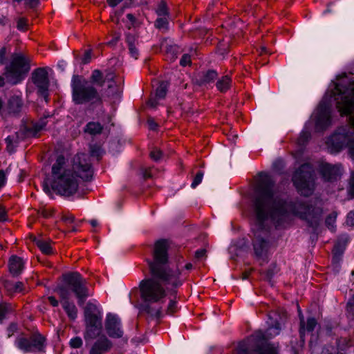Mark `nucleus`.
I'll use <instances>...</instances> for the list:
<instances>
[{
  "label": "nucleus",
  "instance_id": "obj_1",
  "mask_svg": "<svg viewBox=\"0 0 354 354\" xmlns=\"http://www.w3.org/2000/svg\"><path fill=\"white\" fill-rule=\"evenodd\" d=\"M168 243L165 240L155 243L153 260L149 262L151 277L143 279L140 283L141 298L149 304L159 303L166 296V288H176L183 283L178 266L167 265Z\"/></svg>",
  "mask_w": 354,
  "mask_h": 354
},
{
  "label": "nucleus",
  "instance_id": "obj_2",
  "mask_svg": "<svg viewBox=\"0 0 354 354\" xmlns=\"http://www.w3.org/2000/svg\"><path fill=\"white\" fill-rule=\"evenodd\" d=\"M272 188L273 184L267 178L259 185V194L254 205L256 216L259 222L270 216L279 224L292 214L308 221L311 225L317 222L321 214L319 209L309 207L303 203L293 205L277 200L274 197Z\"/></svg>",
  "mask_w": 354,
  "mask_h": 354
},
{
  "label": "nucleus",
  "instance_id": "obj_3",
  "mask_svg": "<svg viewBox=\"0 0 354 354\" xmlns=\"http://www.w3.org/2000/svg\"><path fill=\"white\" fill-rule=\"evenodd\" d=\"M92 176L93 169L87 154H77L71 163L66 162L63 156H59L52 167L50 183L59 194L70 196L77 192L79 178L89 180Z\"/></svg>",
  "mask_w": 354,
  "mask_h": 354
},
{
  "label": "nucleus",
  "instance_id": "obj_4",
  "mask_svg": "<svg viewBox=\"0 0 354 354\" xmlns=\"http://www.w3.org/2000/svg\"><path fill=\"white\" fill-rule=\"evenodd\" d=\"M64 284L58 288L63 308L71 319H75L77 309L73 302H70L71 292H73L78 300V304H84L90 293L86 286V281L77 272L69 273L64 277Z\"/></svg>",
  "mask_w": 354,
  "mask_h": 354
},
{
  "label": "nucleus",
  "instance_id": "obj_5",
  "mask_svg": "<svg viewBox=\"0 0 354 354\" xmlns=\"http://www.w3.org/2000/svg\"><path fill=\"white\" fill-rule=\"evenodd\" d=\"M330 97L336 101L340 113L349 115L354 128V81H350L347 77L339 80L331 89Z\"/></svg>",
  "mask_w": 354,
  "mask_h": 354
},
{
  "label": "nucleus",
  "instance_id": "obj_6",
  "mask_svg": "<svg viewBox=\"0 0 354 354\" xmlns=\"http://www.w3.org/2000/svg\"><path fill=\"white\" fill-rule=\"evenodd\" d=\"M86 331L85 340L93 339L102 327V311L97 301H89L84 310Z\"/></svg>",
  "mask_w": 354,
  "mask_h": 354
},
{
  "label": "nucleus",
  "instance_id": "obj_7",
  "mask_svg": "<svg viewBox=\"0 0 354 354\" xmlns=\"http://www.w3.org/2000/svg\"><path fill=\"white\" fill-rule=\"evenodd\" d=\"M73 100L75 104H84L92 100H98L99 95L92 86L75 75L71 81Z\"/></svg>",
  "mask_w": 354,
  "mask_h": 354
},
{
  "label": "nucleus",
  "instance_id": "obj_8",
  "mask_svg": "<svg viewBox=\"0 0 354 354\" xmlns=\"http://www.w3.org/2000/svg\"><path fill=\"white\" fill-rule=\"evenodd\" d=\"M29 70V59L22 54H15L10 64L6 67L5 76L9 82L15 84L24 79Z\"/></svg>",
  "mask_w": 354,
  "mask_h": 354
},
{
  "label": "nucleus",
  "instance_id": "obj_9",
  "mask_svg": "<svg viewBox=\"0 0 354 354\" xmlns=\"http://www.w3.org/2000/svg\"><path fill=\"white\" fill-rule=\"evenodd\" d=\"M292 180L301 194L304 196L310 195L314 187V178L310 165L309 164L301 165L295 171Z\"/></svg>",
  "mask_w": 354,
  "mask_h": 354
},
{
  "label": "nucleus",
  "instance_id": "obj_10",
  "mask_svg": "<svg viewBox=\"0 0 354 354\" xmlns=\"http://www.w3.org/2000/svg\"><path fill=\"white\" fill-rule=\"evenodd\" d=\"M15 345L24 353L42 351L45 348V338L39 333L31 335L19 334Z\"/></svg>",
  "mask_w": 354,
  "mask_h": 354
},
{
  "label": "nucleus",
  "instance_id": "obj_11",
  "mask_svg": "<svg viewBox=\"0 0 354 354\" xmlns=\"http://www.w3.org/2000/svg\"><path fill=\"white\" fill-rule=\"evenodd\" d=\"M328 144L331 145L337 151L344 147H348L351 156H354V135L346 127L339 129L330 137Z\"/></svg>",
  "mask_w": 354,
  "mask_h": 354
},
{
  "label": "nucleus",
  "instance_id": "obj_12",
  "mask_svg": "<svg viewBox=\"0 0 354 354\" xmlns=\"http://www.w3.org/2000/svg\"><path fill=\"white\" fill-rule=\"evenodd\" d=\"M312 118L315 121L317 130H322L330 124V102L322 101L313 114Z\"/></svg>",
  "mask_w": 354,
  "mask_h": 354
},
{
  "label": "nucleus",
  "instance_id": "obj_13",
  "mask_svg": "<svg viewBox=\"0 0 354 354\" xmlns=\"http://www.w3.org/2000/svg\"><path fill=\"white\" fill-rule=\"evenodd\" d=\"M32 80L38 88V93L47 101L49 86L47 71L42 68H37L32 73Z\"/></svg>",
  "mask_w": 354,
  "mask_h": 354
},
{
  "label": "nucleus",
  "instance_id": "obj_14",
  "mask_svg": "<svg viewBox=\"0 0 354 354\" xmlns=\"http://www.w3.org/2000/svg\"><path fill=\"white\" fill-rule=\"evenodd\" d=\"M106 329L110 337H120L122 336L123 332L120 326V320L119 317L111 313L107 315Z\"/></svg>",
  "mask_w": 354,
  "mask_h": 354
},
{
  "label": "nucleus",
  "instance_id": "obj_15",
  "mask_svg": "<svg viewBox=\"0 0 354 354\" xmlns=\"http://www.w3.org/2000/svg\"><path fill=\"white\" fill-rule=\"evenodd\" d=\"M321 172L325 180H331L341 174V167L340 166L325 163L322 165Z\"/></svg>",
  "mask_w": 354,
  "mask_h": 354
},
{
  "label": "nucleus",
  "instance_id": "obj_16",
  "mask_svg": "<svg viewBox=\"0 0 354 354\" xmlns=\"http://www.w3.org/2000/svg\"><path fill=\"white\" fill-rule=\"evenodd\" d=\"M111 346L110 341L105 337L99 338L93 345L89 354H104Z\"/></svg>",
  "mask_w": 354,
  "mask_h": 354
},
{
  "label": "nucleus",
  "instance_id": "obj_17",
  "mask_svg": "<svg viewBox=\"0 0 354 354\" xmlns=\"http://www.w3.org/2000/svg\"><path fill=\"white\" fill-rule=\"evenodd\" d=\"M168 84L167 82H161L156 89L155 97L149 100L148 104L151 107H155L158 100L163 99L167 93Z\"/></svg>",
  "mask_w": 354,
  "mask_h": 354
},
{
  "label": "nucleus",
  "instance_id": "obj_18",
  "mask_svg": "<svg viewBox=\"0 0 354 354\" xmlns=\"http://www.w3.org/2000/svg\"><path fill=\"white\" fill-rule=\"evenodd\" d=\"M24 263L21 258L17 256L11 257L9 261L10 272L13 275L19 274L24 268Z\"/></svg>",
  "mask_w": 354,
  "mask_h": 354
},
{
  "label": "nucleus",
  "instance_id": "obj_19",
  "mask_svg": "<svg viewBox=\"0 0 354 354\" xmlns=\"http://www.w3.org/2000/svg\"><path fill=\"white\" fill-rule=\"evenodd\" d=\"M280 328L279 325L270 327L266 332L258 330L254 334V337L256 340L260 341L261 339H266L277 335L279 333Z\"/></svg>",
  "mask_w": 354,
  "mask_h": 354
},
{
  "label": "nucleus",
  "instance_id": "obj_20",
  "mask_svg": "<svg viewBox=\"0 0 354 354\" xmlns=\"http://www.w3.org/2000/svg\"><path fill=\"white\" fill-rule=\"evenodd\" d=\"M254 250L257 256H263L268 248L267 242L260 236V235L255 234V239L254 240Z\"/></svg>",
  "mask_w": 354,
  "mask_h": 354
},
{
  "label": "nucleus",
  "instance_id": "obj_21",
  "mask_svg": "<svg viewBox=\"0 0 354 354\" xmlns=\"http://www.w3.org/2000/svg\"><path fill=\"white\" fill-rule=\"evenodd\" d=\"M103 129L102 125L98 122H89L85 126L84 131L85 133L91 135L95 136L101 133Z\"/></svg>",
  "mask_w": 354,
  "mask_h": 354
},
{
  "label": "nucleus",
  "instance_id": "obj_22",
  "mask_svg": "<svg viewBox=\"0 0 354 354\" xmlns=\"http://www.w3.org/2000/svg\"><path fill=\"white\" fill-rule=\"evenodd\" d=\"M4 287L9 294L21 292L24 290V284L20 282H13L7 281L4 283Z\"/></svg>",
  "mask_w": 354,
  "mask_h": 354
},
{
  "label": "nucleus",
  "instance_id": "obj_23",
  "mask_svg": "<svg viewBox=\"0 0 354 354\" xmlns=\"http://www.w3.org/2000/svg\"><path fill=\"white\" fill-rule=\"evenodd\" d=\"M115 75L113 73H109L106 75L105 80L104 82H107L108 87L109 89H113V91H110V95H113L114 93H120V88L116 84V82L114 81Z\"/></svg>",
  "mask_w": 354,
  "mask_h": 354
},
{
  "label": "nucleus",
  "instance_id": "obj_24",
  "mask_svg": "<svg viewBox=\"0 0 354 354\" xmlns=\"http://www.w3.org/2000/svg\"><path fill=\"white\" fill-rule=\"evenodd\" d=\"M22 104L21 100L17 96L12 97L8 104V109L10 113H17L19 111Z\"/></svg>",
  "mask_w": 354,
  "mask_h": 354
},
{
  "label": "nucleus",
  "instance_id": "obj_25",
  "mask_svg": "<svg viewBox=\"0 0 354 354\" xmlns=\"http://www.w3.org/2000/svg\"><path fill=\"white\" fill-rule=\"evenodd\" d=\"M34 242L44 254H50L52 253V248L48 241L41 239H35Z\"/></svg>",
  "mask_w": 354,
  "mask_h": 354
},
{
  "label": "nucleus",
  "instance_id": "obj_26",
  "mask_svg": "<svg viewBox=\"0 0 354 354\" xmlns=\"http://www.w3.org/2000/svg\"><path fill=\"white\" fill-rule=\"evenodd\" d=\"M231 86V79L228 75L223 76L216 82V88L221 92H225Z\"/></svg>",
  "mask_w": 354,
  "mask_h": 354
},
{
  "label": "nucleus",
  "instance_id": "obj_27",
  "mask_svg": "<svg viewBox=\"0 0 354 354\" xmlns=\"http://www.w3.org/2000/svg\"><path fill=\"white\" fill-rule=\"evenodd\" d=\"M258 354H277V347L273 344H266L259 349Z\"/></svg>",
  "mask_w": 354,
  "mask_h": 354
},
{
  "label": "nucleus",
  "instance_id": "obj_28",
  "mask_svg": "<svg viewBox=\"0 0 354 354\" xmlns=\"http://www.w3.org/2000/svg\"><path fill=\"white\" fill-rule=\"evenodd\" d=\"M303 318H301V328L300 332L301 335H303L305 330H307L308 332L313 331L317 324V322L314 318L308 319L306 327L303 326Z\"/></svg>",
  "mask_w": 354,
  "mask_h": 354
},
{
  "label": "nucleus",
  "instance_id": "obj_29",
  "mask_svg": "<svg viewBox=\"0 0 354 354\" xmlns=\"http://www.w3.org/2000/svg\"><path fill=\"white\" fill-rule=\"evenodd\" d=\"M337 216V212H333L331 214H330L326 219V225H327L328 229L331 231L335 230V224L336 222Z\"/></svg>",
  "mask_w": 354,
  "mask_h": 354
},
{
  "label": "nucleus",
  "instance_id": "obj_30",
  "mask_svg": "<svg viewBox=\"0 0 354 354\" xmlns=\"http://www.w3.org/2000/svg\"><path fill=\"white\" fill-rule=\"evenodd\" d=\"M217 76L215 71H208L203 74L201 83H209L213 81Z\"/></svg>",
  "mask_w": 354,
  "mask_h": 354
},
{
  "label": "nucleus",
  "instance_id": "obj_31",
  "mask_svg": "<svg viewBox=\"0 0 354 354\" xmlns=\"http://www.w3.org/2000/svg\"><path fill=\"white\" fill-rule=\"evenodd\" d=\"M6 142L7 144V149L10 152H12L16 147V140L15 137L9 136L6 138Z\"/></svg>",
  "mask_w": 354,
  "mask_h": 354
},
{
  "label": "nucleus",
  "instance_id": "obj_32",
  "mask_svg": "<svg viewBox=\"0 0 354 354\" xmlns=\"http://www.w3.org/2000/svg\"><path fill=\"white\" fill-rule=\"evenodd\" d=\"M92 80L93 81L96 83L97 84L100 85V86H102L103 85V82H102V75L101 73V72L98 70H95L93 72V74H92Z\"/></svg>",
  "mask_w": 354,
  "mask_h": 354
},
{
  "label": "nucleus",
  "instance_id": "obj_33",
  "mask_svg": "<svg viewBox=\"0 0 354 354\" xmlns=\"http://www.w3.org/2000/svg\"><path fill=\"white\" fill-rule=\"evenodd\" d=\"M82 339L80 337H75L69 341V345L73 348H79L82 346Z\"/></svg>",
  "mask_w": 354,
  "mask_h": 354
},
{
  "label": "nucleus",
  "instance_id": "obj_34",
  "mask_svg": "<svg viewBox=\"0 0 354 354\" xmlns=\"http://www.w3.org/2000/svg\"><path fill=\"white\" fill-rule=\"evenodd\" d=\"M178 50V47L171 46L169 49H167V59H169L171 61L175 60L177 57L176 52Z\"/></svg>",
  "mask_w": 354,
  "mask_h": 354
},
{
  "label": "nucleus",
  "instance_id": "obj_35",
  "mask_svg": "<svg viewBox=\"0 0 354 354\" xmlns=\"http://www.w3.org/2000/svg\"><path fill=\"white\" fill-rule=\"evenodd\" d=\"M203 177V174L202 172H198L194 178L193 182L192 183L191 187L192 188H195L197 185H198L201 182Z\"/></svg>",
  "mask_w": 354,
  "mask_h": 354
},
{
  "label": "nucleus",
  "instance_id": "obj_36",
  "mask_svg": "<svg viewBox=\"0 0 354 354\" xmlns=\"http://www.w3.org/2000/svg\"><path fill=\"white\" fill-rule=\"evenodd\" d=\"M18 333V327L15 324H11L9 327L7 328V335L8 337H10L14 335L15 333Z\"/></svg>",
  "mask_w": 354,
  "mask_h": 354
},
{
  "label": "nucleus",
  "instance_id": "obj_37",
  "mask_svg": "<svg viewBox=\"0 0 354 354\" xmlns=\"http://www.w3.org/2000/svg\"><path fill=\"white\" fill-rule=\"evenodd\" d=\"M150 157L151 159L158 161L162 157V153L158 149L155 148L151 151Z\"/></svg>",
  "mask_w": 354,
  "mask_h": 354
},
{
  "label": "nucleus",
  "instance_id": "obj_38",
  "mask_svg": "<svg viewBox=\"0 0 354 354\" xmlns=\"http://www.w3.org/2000/svg\"><path fill=\"white\" fill-rule=\"evenodd\" d=\"M126 41L129 47L137 44V38L134 35L131 34L127 35Z\"/></svg>",
  "mask_w": 354,
  "mask_h": 354
},
{
  "label": "nucleus",
  "instance_id": "obj_39",
  "mask_svg": "<svg viewBox=\"0 0 354 354\" xmlns=\"http://www.w3.org/2000/svg\"><path fill=\"white\" fill-rule=\"evenodd\" d=\"M129 53L132 57H133L135 59H137L139 56V50L136 48V45H134L133 46L129 47Z\"/></svg>",
  "mask_w": 354,
  "mask_h": 354
},
{
  "label": "nucleus",
  "instance_id": "obj_40",
  "mask_svg": "<svg viewBox=\"0 0 354 354\" xmlns=\"http://www.w3.org/2000/svg\"><path fill=\"white\" fill-rule=\"evenodd\" d=\"M180 64L183 66H186L191 64L190 56L187 54H185L180 59Z\"/></svg>",
  "mask_w": 354,
  "mask_h": 354
},
{
  "label": "nucleus",
  "instance_id": "obj_41",
  "mask_svg": "<svg viewBox=\"0 0 354 354\" xmlns=\"http://www.w3.org/2000/svg\"><path fill=\"white\" fill-rule=\"evenodd\" d=\"M27 27V21L24 18H20L17 21V28L20 30H25Z\"/></svg>",
  "mask_w": 354,
  "mask_h": 354
},
{
  "label": "nucleus",
  "instance_id": "obj_42",
  "mask_svg": "<svg viewBox=\"0 0 354 354\" xmlns=\"http://www.w3.org/2000/svg\"><path fill=\"white\" fill-rule=\"evenodd\" d=\"M346 224L350 226L354 225V211H351L346 218Z\"/></svg>",
  "mask_w": 354,
  "mask_h": 354
},
{
  "label": "nucleus",
  "instance_id": "obj_43",
  "mask_svg": "<svg viewBox=\"0 0 354 354\" xmlns=\"http://www.w3.org/2000/svg\"><path fill=\"white\" fill-rule=\"evenodd\" d=\"M347 311L351 313H354V295L347 303Z\"/></svg>",
  "mask_w": 354,
  "mask_h": 354
},
{
  "label": "nucleus",
  "instance_id": "obj_44",
  "mask_svg": "<svg viewBox=\"0 0 354 354\" xmlns=\"http://www.w3.org/2000/svg\"><path fill=\"white\" fill-rule=\"evenodd\" d=\"M176 310V302L171 300L167 308V312L169 314H173Z\"/></svg>",
  "mask_w": 354,
  "mask_h": 354
},
{
  "label": "nucleus",
  "instance_id": "obj_45",
  "mask_svg": "<svg viewBox=\"0 0 354 354\" xmlns=\"http://www.w3.org/2000/svg\"><path fill=\"white\" fill-rule=\"evenodd\" d=\"M62 220L66 223H72L75 221V216L73 214H67L62 216Z\"/></svg>",
  "mask_w": 354,
  "mask_h": 354
},
{
  "label": "nucleus",
  "instance_id": "obj_46",
  "mask_svg": "<svg viewBox=\"0 0 354 354\" xmlns=\"http://www.w3.org/2000/svg\"><path fill=\"white\" fill-rule=\"evenodd\" d=\"M167 20L165 18H159L156 21V26L158 28H163L166 26Z\"/></svg>",
  "mask_w": 354,
  "mask_h": 354
},
{
  "label": "nucleus",
  "instance_id": "obj_47",
  "mask_svg": "<svg viewBox=\"0 0 354 354\" xmlns=\"http://www.w3.org/2000/svg\"><path fill=\"white\" fill-rule=\"evenodd\" d=\"M91 58V52L90 50H87L85 52L83 57H82V62L84 64H87L90 62Z\"/></svg>",
  "mask_w": 354,
  "mask_h": 354
},
{
  "label": "nucleus",
  "instance_id": "obj_48",
  "mask_svg": "<svg viewBox=\"0 0 354 354\" xmlns=\"http://www.w3.org/2000/svg\"><path fill=\"white\" fill-rule=\"evenodd\" d=\"M7 312V306L5 304H0V320L2 319Z\"/></svg>",
  "mask_w": 354,
  "mask_h": 354
},
{
  "label": "nucleus",
  "instance_id": "obj_49",
  "mask_svg": "<svg viewBox=\"0 0 354 354\" xmlns=\"http://www.w3.org/2000/svg\"><path fill=\"white\" fill-rule=\"evenodd\" d=\"M45 126H46L45 121L41 120L40 122L36 123L34 125V128L36 131H39L41 130Z\"/></svg>",
  "mask_w": 354,
  "mask_h": 354
},
{
  "label": "nucleus",
  "instance_id": "obj_50",
  "mask_svg": "<svg viewBox=\"0 0 354 354\" xmlns=\"http://www.w3.org/2000/svg\"><path fill=\"white\" fill-rule=\"evenodd\" d=\"M147 124L149 129L151 130H156L158 127L156 122L152 119H149L147 121Z\"/></svg>",
  "mask_w": 354,
  "mask_h": 354
},
{
  "label": "nucleus",
  "instance_id": "obj_51",
  "mask_svg": "<svg viewBox=\"0 0 354 354\" xmlns=\"http://www.w3.org/2000/svg\"><path fill=\"white\" fill-rule=\"evenodd\" d=\"M6 220V212L3 207L0 206V221Z\"/></svg>",
  "mask_w": 354,
  "mask_h": 354
},
{
  "label": "nucleus",
  "instance_id": "obj_52",
  "mask_svg": "<svg viewBox=\"0 0 354 354\" xmlns=\"http://www.w3.org/2000/svg\"><path fill=\"white\" fill-rule=\"evenodd\" d=\"M6 174L3 171H0V188L6 183Z\"/></svg>",
  "mask_w": 354,
  "mask_h": 354
},
{
  "label": "nucleus",
  "instance_id": "obj_53",
  "mask_svg": "<svg viewBox=\"0 0 354 354\" xmlns=\"http://www.w3.org/2000/svg\"><path fill=\"white\" fill-rule=\"evenodd\" d=\"M350 192L354 196V173L352 174L350 181Z\"/></svg>",
  "mask_w": 354,
  "mask_h": 354
},
{
  "label": "nucleus",
  "instance_id": "obj_54",
  "mask_svg": "<svg viewBox=\"0 0 354 354\" xmlns=\"http://www.w3.org/2000/svg\"><path fill=\"white\" fill-rule=\"evenodd\" d=\"M48 299L53 306H58L59 302L54 297H53V296L48 297Z\"/></svg>",
  "mask_w": 354,
  "mask_h": 354
},
{
  "label": "nucleus",
  "instance_id": "obj_55",
  "mask_svg": "<svg viewBox=\"0 0 354 354\" xmlns=\"http://www.w3.org/2000/svg\"><path fill=\"white\" fill-rule=\"evenodd\" d=\"M122 0H107V3L110 6L115 7Z\"/></svg>",
  "mask_w": 354,
  "mask_h": 354
},
{
  "label": "nucleus",
  "instance_id": "obj_56",
  "mask_svg": "<svg viewBox=\"0 0 354 354\" xmlns=\"http://www.w3.org/2000/svg\"><path fill=\"white\" fill-rule=\"evenodd\" d=\"M205 254V250H199L196 252V257L197 258H202Z\"/></svg>",
  "mask_w": 354,
  "mask_h": 354
},
{
  "label": "nucleus",
  "instance_id": "obj_57",
  "mask_svg": "<svg viewBox=\"0 0 354 354\" xmlns=\"http://www.w3.org/2000/svg\"><path fill=\"white\" fill-rule=\"evenodd\" d=\"M120 39V35L115 36L113 39L107 43L108 45H115Z\"/></svg>",
  "mask_w": 354,
  "mask_h": 354
},
{
  "label": "nucleus",
  "instance_id": "obj_58",
  "mask_svg": "<svg viewBox=\"0 0 354 354\" xmlns=\"http://www.w3.org/2000/svg\"><path fill=\"white\" fill-rule=\"evenodd\" d=\"M158 12L159 15H165L167 14L166 8L164 6H162L159 8Z\"/></svg>",
  "mask_w": 354,
  "mask_h": 354
},
{
  "label": "nucleus",
  "instance_id": "obj_59",
  "mask_svg": "<svg viewBox=\"0 0 354 354\" xmlns=\"http://www.w3.org/2000/svg\"><path fill=\"white\" fill-rule=\"evenodd\" d=\"M127 17L131 22V24H133L135 21V17L132 14H127Z\"/></svg>",
  "mask_w": 354,
  "mask_h": 354
},
{
  "label": "nucleus",
  "instance_id": "obj_60",
  "mask_svg": "<svg viewBox=\"0 0 354 354\" xmlns=\"http://www.w3.org/2000/svg\"><path fill=\"white\" fill-rule=\"evenodd\" d=\"M5 50L4 49L0 50V63H3V57L4 56Z\"/></svg>",
  "mask_w": 354,
  "mask_h": 354
},
{
  "label": "nucleus",
  "instance_id": "obj_61",
  "mask_svg": "<svg viewBox=\"0 0 354 354\" xmlns=\"http://www.w3.org/2000/svg\"><path fill=\"white\" fill-rule=\"evenodd\" d=\"M151 315L159 317L161 316V312L159 310H157L155 313H151Z\"/></svg>",
  "mask_w": 354,
  "mask_h": 354
},
{
  "label": "nucleus",
  "instance_id": "obj_62",
  "mask_svg": "<svg viewBox=\"0 0 354 354\" xmlns=\"http://www.w3.org/2000/svg\"><path fill=\"white\" fill-rule=\"evenodd\" d=\"M90 224L93 226V227H96L97 225H98V223L96 220H91L90 221Z\"/></svg>",
  "mask_w": 354,
  "mask_h": 354
},
{
  "label": "nucleus",
  "instance_id": "obj_63",
  "mask_svg": "<svg viewBox=\"0 0 354 354\" xmlns=\"http://www.w3.org/2000/svg\"><path fill=\"white\" fill-rule=\"evenodd\" d=\"M192 268V265L190 263H188L185 266V268L188 270H190Z\"/></svg>",
  "mask_w": 354,
  "mask_h": 354
},
{
  "label": "nucleus",
  "instance_id": "obj_64",
  "mask_svg": "<svg viewBox=\"0 0 354 354\" xmlns=\"http://www.w3.org/2000/svg\"><path fill=\"white\" fill-rule=\"evenodd\" d=\"M91 152L92 156H100V153L98 152V151H95L94 150L91 149Z\"/></svg>",
  "mask_w": 354,
  "mask_h": 354
}]
</instances>
